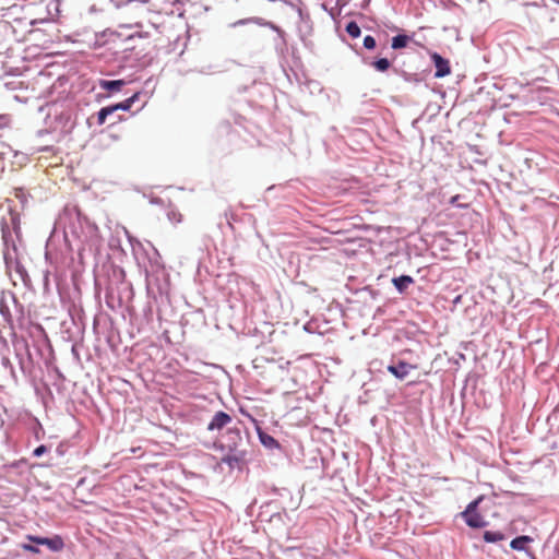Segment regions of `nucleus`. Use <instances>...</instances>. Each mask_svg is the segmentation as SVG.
I'll list each match as a JSON object with an SVG mask.
<instances>
[{"mask_svg":"<svg viewBox=\"0 0 559 559\" xmlns=\"http://www.w3.org/2000/svg\"><path fill=\"white\" fill-rule=\"evenodd\" d=\"M415 368V366L406 361H399L396 365H390L388 367V371L391 372L397 379L404 380L409 374L411 370Z\"/></svg>","mask_w":559,"mask_h":559,"instance_id":"423d86ee","label":"nucleus"},{"mask_svg":"<svg viewBox=\"0 0 559 559\" xmlns=\"http://www.w3.org/2000/svg\"><path fill=\"white\" fill-rule=\"evenodd\" d=\"M372 66H373L378 71H380V72H384V71H386V70L390 68L391 63H390V61H389L386 58H381V59L376 60V61L372 63Z\"/></svg>","mask_w":559,"mask_h":559,"instance_id":"2eb2a0df","label":"nucleus"},{"mask_svg":"<svg viewBox=\"0 0 559 559\" xmlns=\"http://www.w3.org/2000/svg\"><path fill=\"white\" fill-rule=\"evenodd\" d=\"M262 441H263V443H266V442H270V439H266V440L262 439Z\"/></svg>","mask_w":559,"mask_h":559,"instance_id":"5701e85b","label":"nucleus"},{"mask_svg":"<svg viewBox=\"0 0 559 559\" xmlns=\"http://www.w3.org/2000/svg\"><path fill=\"white\" fill-rule=\"evenodd\" d=\"M364 47L367 48V49L376 48V39L372 36L367 35L364 38Z\"/></svg>","mask_w":559,"mask_h":559,"instance_id":"f3484780","label":"nucleus"},{"mask_svg":"<svg viewBox=\"0 0 559 559\" xmlns=\"http://www.w3.org/2000/svg\"><path fill=\"white\" fill-rule=\"evenodd\" d=\"M46 451L45 445H40L34 450L35 456H40Z\"/></svg>","mask_w":559,"mask_h":559,"instance_id":"6ab92c4d","label":"nucleus"},{"mask_svg":"<svg viewBox=\"0 0 559 559\" xmlns=\"http://www.w3.org/2000/svg\"><path fill=\"white\" fill-rule=\"evenodd\" d=\"M227 436L230 438L231 442L226 447L231 453L225 455L222 459V462L228 464L230 467H234L245 460V454L242 452H237V444L239 441H241V435L238 429H228Z\"/></svg>","mask_w":559,"mask_h":559,"instance_id":"f03ea898","label":"nucleus"},{"mask_svg":"<svg viewBox=\"0 0 559 559\" xmlns=\"http://www.w3.org/2000/svg\"><path fill=\"white\" fill-rule=\"evenodd\" d=\"M393 285L400 293H404L407 287L414 283V280L409 275H402L392 280Z\"/></svg>","mask_w":559,"mask_h":559,"instance_id":"0eeeda50","label":"nucleus"},{"mask_svg":"<svg viewBox=\"0 0 559 559\" xmlns=\"http://www.w3.org/2000/svg\"><path fill=\"white\" fill-rule=\"evenodd\" d=\"M456 199H457V197H453V198H452V203H453V202H456Z\"/></svg>","mask_w":559,"mask_h":559,"instance_id":"4be33fe9","label":"nucleus"},{"mask_svg":"<svg viewBox=\"0 0 559 559\" xmlns=\"http://www.w3.org/2000/svg\"><path fill=\"white\" fill-rule=\"evenodd\" d=\"M484 539L487 543H497L504 539V535L500 532L486 531L484 533Z\"/></svg>","mask_w":559,"mask_h":559,"instance_id":"f8f14e48","label":"nucleus"},{"mask_svg":"<svg viewBox=\"0 0 559 559\" xmlns=\"http://www.w3.org/2000/svg\"><path fill=\"white\" fill-rule=\"evenodd\" d=\"M267 439H270V442H275L274 438L272 437H267Z\"/></svg>","mask_w":559,"mask_h":559,"instance_id":"412c9836","label":"nucleus"},{"mask_svg":"<svg viewBox=\"0 0 559 559\" xmlns=\"http://www.w3.org/2000/svg\"><path fill=\"white\" fill-rule=\"evenodd\" d=\"M532 542V537L527 535H522L512 539L510 543V547L514 550H525V546Z\"/></svg>","mask_w":559,"mask_h":559,"instance_id":"9d476101","label":"nucleus"},{"mask_svg":"<svg viewBox=\"0 0 559 559\" xmlns=\"http://www.w3.org/2000/svg\"><path fill=\"white\" fill-rule=\"evenodd\" d=\"M346 32L347 34L353 37V38H357L360 36V27L359 25L352 21L349 22L347 25H346Z\"/></svg>","mask_w":559,"mask_h":559,"instance_id":"ddd939ff","label":"nucleus"},{"mask_svg":"<svg viewBox=\"0 0 559 559\" xmlns=\"http://www.w3.org/2000/svg\"><path fill=\"white\" fill-rule=\"evenodd\" d=\"M112 110L110 108V106H107V107H103L98 112H97V123L99 126L104 124L105 121H106V118L109 116V115H112Z\"/></svg>","mask_w":559,"mask_h":559,"instance_id":"4468645a","label":"nucleus"},{"mask_svg":"<svg viewBox=\"0 0 559 559\" xmlns=\"http://www.w3.org/2000/svg\"><path fill=\"white\" fill-rule=\"evenodd\" d=\"M233 421V418L230 415H228L225 412H217L212 420L207 425V430L214 431V430H221L225 427H227Z\"/></svg>","mask_w":559,"mask_h":559,"instance_id":"39448f33","label":"nucleus"},{"mask_svg":"<svg viewBox=\"0 0 559 559\" xmlns=\"http://www.w3.org/2000/svg\"><path fill=\"white\" fill-rule=\"evenodd\" d=\"M167 217L171 223H175V224H178L182 221V214L175 209L168 210Z\"/></svg>","mask_w":559,"mask_h":559,"instance_id":"dca6fc26","label":"nucleus"},{"mask_svg":"<svg viewBox=\"0 0 559 559\" xmlns=\"http://www.w3.org/2000/svg\"><path fill=\"white\" fill-rule=\"evenodd\" d=\"M0 119L9 120L7 116H0Z\"/></svg>","mask_w":559,"mask_h":559,"instance_id":"aec40b11","label":"nucleus"},{"mask_svg":"<svg viewBox=\"0 0 559 559\" xmlns=\"http://www.w3.org/2000/svg\"><path fill=\"white\" fill-rule=\"evenodd\" d=\"M26 539H28L29 542H33L37 545L46 546L51 551H55V552L61 551L64 547L63 539L59 535H55L51 538L34 536V535H26Z\"/></svg>","mask_w":559,"mask_h":559,"instance_id":"7ed1b4c3","label":"nucleus"},{"mask_svg":"<svg viewBox=\"0 0 559 559\" xmlns=\"http://www.w3.org/2000/svg\"><path fill=\"white\" fill-rule=\"evenodd\" d=\"M483 500V496L469 502L466 509L461 512V516L464 519L465 523L472 528H483L488 523L485 518L477 511L479 503Z\"/></svg>","mask_w":559,"mask_h":559,"instance_id":"f257e3e1","label":"nucleus"},{"mask_svg":"<svg viewBox=\"0 0 559 559\" xmlns=\"http://www.w3.org/2000/svg\"><path fill=\"white\" fill-rule=\"evenodd\" d=\"M124 85H126V82L123 80H114V81L103 80L99 82L100 88L109 91V92H119Z\"/></svg>","mask_w":559,"mask_h":559,"instance_id":"6e6552de","label":"nucleus"},{"mask_svg":"<svg viewBox=\"0 0 559 559\" xmlns=\"http://www.w3.org/2000/svg\"><path fill=\"white\" fill-rule=\"evenodd\" d=\"M430 57L436 67V78H444L451 73V67L448 59H444L437 52H432Z\"/></svg>","mask_w":559,"mask_h":559,"instance_id":"20e7f679","label":"nucleus"},{"mask_svg":"<svg viewBox=\"0 0 559 559\" xmlns=\"http://www.w3.org/2000/svg\"><path fill=\"white\" fill-rule=\"evenodd\" d=\"M138 97H139V93H135L131 97L124 99L123 102L111 105L110 108H111L112 112H116L117 110H129L132 107V105L135 103Z\"/></svg>","mask_w":559,"mask_h":559,"instance_id":"1a4fd4ad","label":"nucleus"},{"mask_svg":"<svg viewBox=\"0 0 559 559\" xmlns=\"http://www.w3.org/2000/svg\"><path fill=\"white\" fill-rule=\"evenodd\" d=\"M262 441H263V443H266V442H270V439H266V440L262 439Z\"/></svg>","mask_w":559,"mask_h":559,"instance_id":"b1692460","label":"nucleus"},{"mask_svg":"<svg viewBox=\"0 0 559 559\" xmlns=\"http://www.w3.org/2000/svg\"><path fill=\"white\" fill-rule=\"evenodd\" d=\"M409 37L407 35H396L392 38V48L401 49L407 46Z\"/></svg>","mask_w":559,"mask_h":559,"instance_id":"9b49d317","label":"nucleus"},{"mask_svg":"<svg viewBox=\"0 0 559 559\" xmlns=\"http://www.w3.org/2000/svg\"><path fill=\"white\" fill-rule=\"evenodd\" d=\"M21 547H22L23 550L32 552V554H39L40 552L38 547L29 545V544H23Z\"/></svg>","mask_w":559,"mask_h":559,"instance_id":"a211bd4d","label":"nucleus"}]
</instances>
